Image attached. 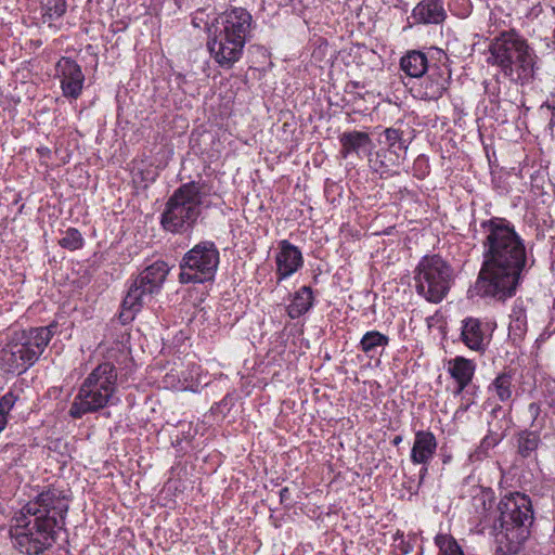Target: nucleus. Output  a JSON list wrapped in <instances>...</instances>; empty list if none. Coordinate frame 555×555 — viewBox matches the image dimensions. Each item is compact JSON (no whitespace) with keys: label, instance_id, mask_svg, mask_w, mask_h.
<instances>
[{"label":"nucleus","instance_id":"41","mask_svg":"<svg viewBox=\"0 0 555 555\" xmlns=\"http://www.w3.org/2000/svg\"><path fill=\"white\" fill-rule=\"evenodd\" d=\"M402 441V437L401 436H396L392 440V443L395 446H398L400 442Z\"/></svg>","mask_w":555,"mask_h":555},{"label":"nucleus","instance_id":"26","mask_svg":"<svg viewBox=\"0 0 555 555\" xmlns=\"http://www.w3.org/2000/svg\"><path fill=\"white\" fill-rule=\"evenodd\" d=\"M389 341L390 339L387 335L378 331H369L362 336L359 348L373 359L378 353V348H385Z\"/></svg>","mask_w":555,"mask_h":555},{"label":"nucleus","instance_id":"36","mask_svg":"<svg viewBox=\"0 0 555 555\" xmlns=\"http://www.w3.org/2000/svg\"><path fill=\"white\" fill-rule=\"evenodd\" d=\"M18 396L13 391L7 392L0 400V413L8 418L9 412L17 401Z\"/></svg>","mask_w":555,"mask_h":555},{"label":"nucleus","instance_id":"38","mask_svg":"<svg viewBox=\"0 0 555 555\" xmlns=\"http://www.w3.org/2000/svg\"><path fill=\"white\" fill-rule=\"evenodd\" d=\"M280 500H281V503H283V504H286V505L292 504L291 491L287 487H284L280 490Z\"/></svg>","mask_w":555,"mask_h":555},{"label":"nucleus","instance_id":"15","mask_svg":"<svg viewBox=\"0 0 555 555\" xmlns=\"http://www.w3.org/2000/svg\"><path fill=\"white\" fill-rule=\"evenodd\" d=\"M437 446V439L431 431L418 430L415 433L411 450V461L413 464L423 465L422 475L426 474L427 465L436 454Z\"/></svg>","mask_w":555,"mask_h":555},{"label":"nucleus","instance_id":"22","mask_svg":"<svg viewBox=\"0 0 555 555\" xmlns=\"http://www.w3.org/2000/svg\"><path fill=\"white\" fill-rule=\"evenodd\" d=\"M475 370L474 361L464 357H456L449 361L448 371L457 383V393L462 392L472 382Z\"/></svg>","mask_w":555,"mask_h":555},{"label":"nucleus","instance_id":"10","mask_svg":"<svg viewBox=\"0 0 555 555\" xmlns=\"http://www.w3.org/2000/svg\"><path fill=\"white\" fill-rule=\"evenodd\" d=\"M56 326L55 323H51L48 326L31 327L14 334L10 341L14 348L18 349L23 360L20 362L21 366L28 369L39 359L54 336Z\"/></svg>","mask_w":555,"mask_h":555},{"label":"nucleus","instance_id":"3","mask_svg":"<svg viewBox=\"0 0 555 555\" xmlns=\"http://www.w3.org/2000/svg\"><path fill=\"white\" fill-rule=\"evenodd\" d=\"M487 63L500 69L511 82L525 85L534 77L537 54L515 30L503 31L489 44Z\"/></svg>","mask_w":555,"mask_h":555},{"label":"nucleus","instance_id":"7","mask_svg":"<svg viewBox=\"0 0 555 555\" xmlns=\"http://www.w3.org/2000/svg\"><path fill=\"white\" fill-rule=\"evenodd\" d=\"M416 293L431 304L441 302L454 282V271L439 255L424 256L414 270Z\"/></svg>","mask_w":555,"mask_h":555},{"label":"nucleus","instance_id":"14","mask_svg":"<svg viewBox=\"0 0 555 555\" xmlns=\"http://www.w3.org/2000/svg\"><path fill=\"white\" fill-rule=\"evenodd\" d=\"M251 14L243 8L227 10L220 16L216 33L224 34L247 41L251 30Z\"/></svg>","mask_w":555,"mask_h":555},{"label":"nucleus","instance_id":"21","mask_svg":"<svg viewBox=\"0 0 555 555\" xmlns=\"http://www.w3.org/2000/svg\"><path fill=\"white\" fill-rule=\"evenodd\" d=\"M413 17L424 24H439L446 17L442 0H423L413 10Z\"/></svg>","mask_w":555,"mask_h":555},{"label":"nucleus","instance_id":"20","mask_svg":"<svg viewBox=\"0 0 555 555\" xmlns=\"http://www.w3.org/2000/svg\"><path fill=\"white\" fill-rule=\"evenodd\" d=\"M469 496L474 513L480 521L487 518L488 513L492 509L495 495L491 488L475 485L469 489Z\"/></svg>","mask_w":555,"mask_h":555},{"label":"nucleus","instance_id":"24","mask_svg":"<svg viewBox=\"0 0 555 555\" xmlns=\"http://www.w3.org/2000/svg\"><path fill=\"white\" fill-rule=\"evenodd\" d=\"M401 69L410 77L421 78L429 69L428 60L424 52L412 50L400 60Z\"/></svg>","mask_w":555,"mask_h":555},{"label":"nucleus","instance_id":"4","mask_svg":"<svg viewBox=\"0 0 555 555\" xmlns=\"http://www.w3.org/2000/svg\"><path fill=\"white\" fill-rule=\"evenodd\" d=\"M117 370L113 363L104 362L94 367L81 383L68 415L78 420L118 402Z\"/></svg>","mask_w":555,"mask_h":555},{"label":"nucleus","instance_id":"8","mask_svg":"<svg viewBox=\"0 0 555 555\" xmlns=\"http://www.w3.org/2000/svg\"><path fill=\"white\" fill-rule=\"evenodd\" d=\"M170 271L169 266L157 260L146 267L130 284L128 293L122 300L120 320L127 323L133 320L134 314L141 310L144 304L150 301L153 295L158 294Z\"/></svg>","mask_w":555,"mask_h":555},{"label":"nucleus","instance_id":"18","mask_svg":"<svg viewBox=\"0 0 555 555\" xmlns=\"http://www.w3.org/2000/svg\"><path fill=\"white\" fill-rule=\"evenodd\" d=\"M341 145L340 155L347 158L351 154L361 156V153L370 154L372 149V139L369 133L363 131H346L339 137Z\"/></svg>","mask_w":555,"mask_h":555},{"label":"nucleus","instance_id":"11","mask_svg":"<svg viewBox=\"0 0 555 555\" xmlns=\"http://www.w3.org/2000/svg\"><path fill=\"white\" fill-rule=\"evenodd\" d=\"M495 330V323L487 320L468 317L462 321L461 340L473 351L483 353Z\"/></svg>","mask_w":555,"mask_h":555},{"label":"nucleus","instance_id":"29","mask_svg":"<svg viewBox=\"0 0 555 555\" xmlns=\"http://www.w3.org/2000/svg\"><path fill=\"white\" fill-rule=\"evenodd\" d=\"M541 443L539 430H524L518 435L517 448L522 457H530Z\"/></svg>","mask_w":555,"mask_h":555},{"label":"nucleus","instance_id":"35","mask_svg":"<svg viewBox=\"0 0 555 555\" xmlns=\"http://www.w3.org/2000/svg\"><path fill=\"white\" fill-rule=\"evenodd\" d=\"M541 405L537 402H531L527 408V415L530 418L531 428L540 430L544 426V417H541Z\"/></svg>","mask_w":555,"mask_h":555},{"label":"nucleus","instance_id":"37","mask_svg":"<svg viewBox=\"0 0 555 555\" xmlns=\"http://www.w3.org/2000/svg\"><path fill=\"white\" fill-rule=\"evenodd\" d=\"M499 546H498V552H499V555H527L525 552H524V544H519L517 550H509V545H505L504 543H498Z\"/></svg>","mask_w":555,"mask_h":555},{"label":"nucleus","instance_id":"17","mask_svg":"<svg viewBox=\"0 0 555 555\" xmlns=\"http://www.w3.org/2000/svg\"><path fill=\"white\" fill-rule=\"evenodd\" d=\"M275 261L279 281H282L302 266V255L296 246L283 240L280 242V251L276 255Z\"/></svg>","mask_w":555,"mask_h":555},{"label":"nucleus","instance_id":"6","mask_svg":"<svg viewBox=\"0 0 555 555\" xmlns=\"http://www.w3.org/2000/svg\"><path fill=\"white\" fill-rule=\"evenodd\" d=\"M203 196L201 185L195 181L176 189L162 214L164 229L180 234L192 230L202 214Z\"/></svg>","mask_w":555,"mask_h":555},{"label":"nucleus","instance_id":"27","mask_svg":"<svg viewBox=\"0 0 555 555\" xmlns=\"http://www.w3.org/2000/svg\"><path fill=\"white\" fill-rule=\"evenodd\" d=\"M378 143L386 150H395L405 156L408 143L403 139V131L397 128H386L379 135Z\"/></svg>","mask_w":555,"mask_h":555},{"label":"nucleus","instance_id":"39","mask_svg":"<svg viewBox=\"0 0 555 555\" xmlns=\"http://www.w3.org/2000/svg\"><path fill=\"white\" fill-rule=\"evenodd\" d=\"M425 165L427 167V159L424 156H418L414 163V167L423 166Z\"/></svg>","mask_w":555,"mask_h":555},{"label":"nucleus","instance_id":"33","mask_svg":"<svg viewBox=\"0 0 555 555\" xmlns=\"http://www.w3.org/2000/svg\"><path fill=\"white\" fill-rule=\"evenodd\" d=\"M44 13L43 18L48 17L49 21L60 18L66 11L65 0H47L42 7Z\"/></svg>","mask_w":555,"mask_h":555},{"label":"nucleus","instance_id":"1","mask_svg":"<svg viewBox=\"0 0 555 555\" xmlns=\"http://www.w3.org/2000/svg\"><path fill=\"white\" fill-rule=\"evenodd\" d=\"M480 228L482 262L476 288L482 297L505 301L516 295L529 269L525 240L505 218L483 220Z\"/></svg>","mask_w":555,"mask_h":555},{"label":"nucleus","instance_id":"13","mask_svg":"<svg viewBox=\"0 0 555 555\" xmlns=\"http://www.w3.org/2000/svg\"><path fill=\"white\" fill-rule=\"evenodd\" d=\"M56 74L60 78L63 95L76 100L80 96L85 75L79 64L69 57H62L56 63Z\"/></svg>","mask_w":555,"mask_h":555},{"label":"nucleus","instance_id":"30","mask_svg":"<svg viewBox=\"0 0 555 555\" xmlns=\"http://www.w3.org/2000/svg\"><path fill=\"white\" fill-rule=\"evenodd\" d=\"M508 325V333L514 339H520L527 332V314L522 307H514Z\"/></svg>","mask_w":555,"mask_h":555},{"label":"nucleus","instance_id":"28","mask_svg":"<svg viewBox=\"0 0 555 555\" xmlns=\"http://www.w3.org/2000/svg\"><path fill=\"white\" fill-rule=\"evenodd\" d=\"M23 361L18 349L9 341L0 353V363L8 372H17L18 374L27 370L26 366H21L20 362Z\"/></svg>","mask_w":555,"mask_h":555},{"label":"nucleus","instance_id":"12","mask_svg":"<svg viewBox=\"0 0 555 555\" xmlns=\"http://www.w3.org/2000/svg\"><path fill=\"white\" fill-rule=\"evenodd\" d=\"M246 42L224 34L216 33L208 41V49L214 60L222 68H231L240 61Z\"/></svg>","mask_w":555,"mask_h":555},{"label":"nucleus","instance_id":"23","mask_svg":"<svg viewBox=\"0 0 555 555\" xmlns=\"http://www.w3.org/2000/svg\"><path fill=\"white\" fill-rule=\"evenodd\" d=\"M514 377V370H504L491 382L488 391L502 403L511 402L515 390Z\"/></svg>","mask_w":555,"mask_h":555},{"label":"nucleus","instance_id":"2","mask_svg":"<svg viewBox=\"0 0 555 555\" xmlns=\"http://www.w3.org/2000/svg\"><path fill=\"white\" fill-rule=\"evenodd\" d=\"M69 504L64 491L49 487L30 500L10 529L15 547L26 555H41L56 542Z\"/></svg>","mask_w":555,"mask_h":555},{"label":"nucleus","instance_id":"32","mask_svg":"<svg viewBox=\"0 0 555 555\" xmlns=\"http://www.w3.org/2000/svg\"><path fill=\"white\" fill-rule=\"evenodd\" d=\"M59 243L63 248L76 250L82 247L83 237L77 229L69 228Z\"/></svg>","mask_w":555,"mask_h":555},{"label":"nucleus","instance_id":"40","mask_svg":"<svg viewBox=\"0 0 555 555\" xmlns=\"http://www.w3.org/2000/svg\"><path fill=\"white\" fill-rule=\"evenodd\" d=\"M8 418L0 413V433L4 429Z\"/></svg>","mask_w":555,"mask_h":555},{"label":"nucleus","instance_id":"34","mask_svg":"<svg viewBox=\"0 0 555 555\" xmlns=\"http://www.w3.org/2000/svg\"><path fill=\"white\" fill-rule=\"evenodd\" d=\"M436 544L440 548L441 555H464L455 540L448 535H438Z\"/></svg>","mask_w":555,"mask_h":555},{"label":"nucleus","instance_id":"5","mask_svg":"<svg viewBox=\"0 0 555 555\" xmlns=\"http://www.w3.org/2000/svg\"><path fill=\"white\" fill-rule=\"evenodd\" d=\"M499 518L494 524L496 542L504 543L512 550L525 544L529 537V527L533 521L531 500L520 492L504 495L498 505Z\"/></svg>","mask_w":555,"mask_h":555},{"label":"nucleus","instance_id":"19","mask_svg":"<svg viewBox=\"0 0 555 555\" xmlns=\"http://www.w3.org/2000/svg\"><path fill=\"white\" fill-rule=\"evenodd\" d=\"M404 155L397 153L395 150L379 149L374 154H369L370 167L380 177L390 175L398 168L404 159Z\"/></svg>","mask_w":555,"mask_h":555},{"label":"nucleus","instance_id":"31","mask_svg":"<svg viewBox=\"0 0 555 555\" xmlns=\"http://www.w3.org/2000/svg\"><path fill=\"white\" fill-rule=\"evenodd\" d=\"M501 441L499 434H488L480 442L479 447L470 454L472 461H479L487 456L488 451Z\"/></svg>","mask_w":555,"mask_h":555},{"label":"nucleus","instance_id":"16","mask_svg":"<svg viewBox=\"0 0 555 555\" xmlns=\"http://www.w3.org/2000/svg\"><path fill=\"white\" fill-rule=\"evenodd\" d=\"M449 75L439 67L429 69L416 88L417 96L425 101H437L448 90Z\"/></svg>","mask_w":555,"mask_h":555},{"label":"nucleus","instance_id":"25","mask_svg":"<svg viewBox=\"0 0 555 555\" xmlns=\"http://www.w3.org/2000/svg\"><path fill=\"white\" fill-rule=\"evenodd\" d=\"M313 305L312 289L310 286H302L294 294L291 304L287 306V314L291 319H297L309 311Z\"/></svg>","mask_w":555,"mask_h":555},{"label":"nucleus","instance_id":"9","mask_svg":"<svg viewBox=\"0 0 555 555\" xmlns=\"http://www.w3.org/2000/svg\"><path fill=\"white\" fill-rule=\"evenodd\" d=\"M219 264V250L215 243L205 241L196 244L180 262L179 282L197 284L214 280Z\"/></svg>","mask_w":555,"mask_h":555}]
</instances>
